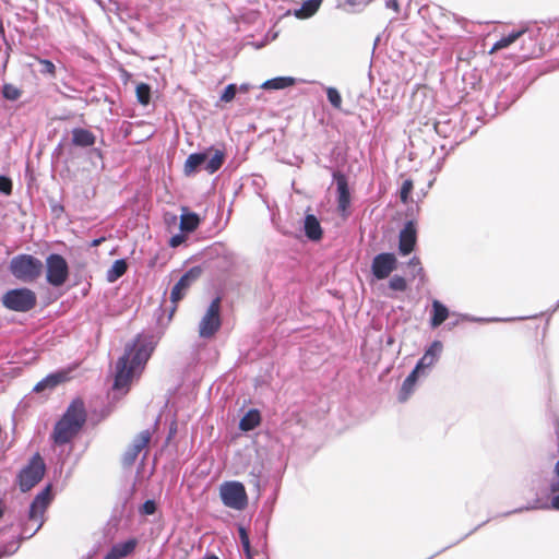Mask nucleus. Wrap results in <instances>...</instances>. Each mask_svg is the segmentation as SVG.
Here are the masks:
<instances>
[{
	"mask_svg": "<svg viewBox=\"0 0 559 559\" xmlns=\"http://www.w3.org/2000/svg\"><path fill=\"white\" fill-rule=\"evenodd\" d=\"M409 269H412V274L414 277L423 275V267L420 265V261L418 258L414 257L408 262Z\"/></svg>",
	"mask_w": 559,
	"mask_h": 559,
	"instance_id": "obj_40",
	"label": "nucleus"
},
{
	"mask_svg": "<svg viewBox=\"0 0 559 559\" xmlns=\"http://www.w3.org/2000/svg\"><path fill=\"white\" fill-rule=\"evenodd\" d=\"M326 96H328L329 102L331 103V105L334 108H336V109L341 108L342 96H341V94L338 93V91L336 88L328 87L326 88Z\"/></svg>",
	"mask_w": 559,
	"mask_h": 559,
	"instance_id": "obj_33",
	"label": "nucleus"
},
{
	"mask_svg": "<svg viewBox=\"0 0 559 559\" xmlns=\"http://www.w3.org/2000/svg\"><path fill=\"white\" fill-rule=\"evenodd\" d=\"M542 27L537 23H524L519 26L521 32V51L523 58H533L540 52L539 39L542 35Z\"/></svg>",
	"mask_w": 559,
	"mask_h": 559,
	"instance_id": "obj_8",
	"label": "nucleus"
},
{
	"mask_svg": "<svg viewBox=\"0 0 559 559\" xmlns=\"http://www.w3.org/2000/svg\"><path fill=\"white\" fill-rule=\"evenodd\" d=\"M204 559H219L216 555H206Z\"/></svg>",
	"mask_w": 559,
	"mask_h": 559,
	"instance_id": "obj_52",
	"label": "nucleus"
},
{
	"mask_svg": "<svg viewBox=\"0 0 559 559\" xmlns=\"http://www.w3.org/2000/svg\"><path fill=\"white\" fill-rule=\"evenodd\" d=\"M104 559H112V558L105 556V558H104Z\"/></svg>",
	"mask_w": 559,
	"mask_h": 559,
	"instance_id": "obj_56",
	"label": "nucleus"
},
{
	"mask_svg": "<svg viewBox=\"0 0 559 559\" xmlns=\"http://www.w3.org/2000/svg\"><path fill=\"white\" fill-rule=\"evenodd\" d=\"M10 272L21 282L32 283L36 281L43 272V263L39 259L31 254H19L10 261Z\"/></svg>",
	"mask_w": 559,
	"mask_h": 559,
	"instance_id": "obj_4",
	"label": "nucleus"
},
{
	"mask_svg": "<svg viewBox=\"0 0 559 559\" xmlns=\"http://www.w3.org/2000/svg\"><path fill=\"white\" fill-rule=\"evenodd\" d=\"M2 513H3V512H2V510L0 509V518L2 516Z\"/></svg>",
	"mask_w": 559,
	"mask_h": 559,
	"instance_id": "obj_55",
	"label": "nucleus"
},
{
	"mask_svg": "<svg viewBox=\"0 0 559 559\" xmlns=\"http://www.w3.org/2000/svg\"><path fill=\"white\" fill-rule=\"evenodd\" d=\"M550 508L559 511V495H555L550 501Z\"/></svg>",
	"mask_w": 559,
	"mask_h": 559,
	"instance_id": "obj_50",
	"label": "nucleus"
},
{
	"mask_svg": "<svg viewBox=\"0 0 559 559\" xmlns=\"http://www.w3.org/2000/svg\"><path fill=\"white\" fill-rule=\"evenodd\" d=\"M442 349L443 345L440 341L432 342L415 366L414 371L420 377L427 376L429 369L439 360Z\"/></svg>",
	"mask_w": 559,
	"mask_h": 559,
	"instance_id": "obj_12",
	"label": "nucleus"
},
{
	"mask_svg": "<svg viewBox=\"0 0 559 559\" xmlns=\"http://www.w3.org/2000/svg\"><path fill=\"white\" fill-rule=\"evenodd\" d=\"M537 314L533 316H523V317H514V318H498V317H491V322H507V321H521V320H527V319H535L537 318Z\"/></svg>",
	"mask_w": 559,
	"mask_h": 559,
	"instance_id": "obj_42",
	"label": "nucleus"
},
{
	"mask_svg": "<svg viewBox=\"0 0 559 559\" xmlns=\"http://www.w3.org/2000/svg\"><path fill=\"white\" fill-rule=\"evenodd\" d=\"M136 97H138V100L143 104V105H147L148 102H150V98H151V90H150V86L147 84H139L136 86Z\"/></svg>",
	"mask_w": 559,
	"mask_h": 559,
	"instance_id": "obj_32",
	"label": "nucleus"
},
{
	"mask_svg": "<svg viewBox=\"0 0 559 559\" xmlns=\"http://www.w3.org/2000/svg\"><path fill=\"white\" fill-rule=\"evenodd\" d=\"M389 286L393 290L404 292L407 287V284L404 277L395 275L390 280Z\"/></svg>",
	"mask_w": 559,
	"mask_h": 559,
	"instance_id": "obj_36",
	"label": "nucleus"
},
{
	"mask_svg": "<svg viewBox=\"0 0 559 559\" xmlns=\"http://www.w3.org/2000/svg\"><path fill=\"white\" fill-rule=\"evenodd\" d=\"M384 5L386 9L392 10L394 13H397L400 10L397 0H385Z\"/></svg>",
	"mask_w": 559,
	"mask_h": 559,
	"instance_id": "obj_48",
	"label": "nucleus"
},
{
	"mask_svg": "<svg viewBox=\"0 0 559 559\" xmlns=\"http://www.w3.org/2000/svg\"><path fill=\"white\" fill-rule=\"evenodd\" d=\"M558 308H559V301L556 304V306H555V308L552 309V311H556Z\"/></svg>",
	"mask_w": 559,
	"mask_h": 559,
	"instance_id": "obj_54",
	"label": "nucleus"
},
{
	"mask_svg": "<svg viewBox=\"0 0 559 559\" xmlns=\"http://www.w3.org/2000/svg\"><path fill=\"white\" fill-rule=\"evenodd\" d=\"M418 378H420V376L413 370L404 380L399 395L401 402H405L413 393Z\"/></svg>",
	"mask_w": 559,
	"mask_h": 559,
	"instance_id": "obj_25",
	"label": "nucleus"
},
{
	"mask_svg": "<svg viewBox=\"0 0 559 559\" xmlns=\"http://www.w3.org/2000/svg\"><path fill=\"white\" fill-rule=\"evenodd\" d=\"M12 191V182L8 177L0 176V192L10 194Z\"/></svg>",
	"mask_w": 559,
	"mask_h": 559,
	"instance_id": "obj_43",
	"label": "nucleus"
},
{
	"mask_svg": "<svg viewBox=\"0 0 559 559\" xmlns=\"http://www.w3.org/2000/svg\"><path fill=\"white\" fill-rule=\"evenodd\" d=\"M417 242V228L413 221H408L399 235V251L402 255L409 254Z\"/></svg>",
	"mask_w": 559,
	"mask_h": 559,
	"instance_id": "obj_14",
	"label": "nucleus"
},
{
	"mask_svg": "<svg viewBox=\"0 0 559 559\" xmlns=\"http://www.w3.org/2000/svg\"><path fill=\"white\" fill-rule=\"evenodd\" d=\"M413 190V181L407 179L403 182L400 191V198L403 203L408 202V197Z\"/></svg>",
	"mask_w": 559,
	"mask_h": 559,
	"instance_id": "obj_37",
	"label": "nucleus"
},
{
	"mask_svg": "<svg viewBox=\"0 0 559 559\" xmlns=\"http://www.w3.org/2000/svg\"><path fill=\"white\" fill-rule=\"evenodd\" d=\"M95 135L86 129L75 128L72 130V143L76 146H92L95 144Z\"/></svg>",
	"mask_w": 559,
	"mask_h": 559,
	"instance_id": "obj_18",
	"label": "nucleus"
},
{
	"mask_svg": "<svg viewBox=\"0 0 559 559\" xmlns=\"http://www.w3.org/2000/svg\"><path fill=\"white\" fill-rule=\"evenodd\" d=\"M515 100V95H512V97L510 98V100L508 102H503L502 100V96H499L498 98V102L496 104V109L497 111H502V110H506L508 108V106L513 103Z\"/></svg>",
	"mask_w": 559,
	"mask_h": 559,
	"instance_id": "obj_46",
	"label": "nucleus"
},
{
	"mask_svg": "<svg viewBox=\"0 0 559 559\" xmlns=\"http://www.w3.org/2000/svg\"><path fill=\"white\" fill-rule=\"evenodd\" d=\"M46 472V464L39 453H35L17 475L21 491L26 492L36 486Z\"/></svg>",
	"mask_w": 559,
	"mask_h": 559,
	"instance_id": "obj_6",
	"label": "nucleus"
},
{
	"mask_svg": "<svg viewBox=\"0 0 559 559\" xmlns=\"http://www.w3.org/2000/svg\"><path fill=\"white\" fill-rule=\"evenodd\" d=\"M185 240V237L182 235H175L170 238L169 240V245L171 247H178L179 245H181Z\"/></svg>",
	"mask_w": 559,
	"mask_h": 559,
	"instance_id": "obj_49",
	"label": "nucleus"
},
{
	"mask_svg": "<svg viewBox=\"0 0 559 559\" xmlns=\"http://www.w3.org/2000/svg\"><path fill=\"white\" fill-rule=\"evenodd\" d=\"M136 540L129 539L119 544H116L110 551L106 555L112 559H120L129 556L135 549Z\"/></svg>",
	"mask_w": 559,
	"mask_h": 559,
	"instance_id": "obj_21",
	"label": "nucleus"
},
{
	"mask_svg": "<svg viewBox=\"0 0 559 559\" xmlns=\"http://www.w3.org/2000/svg\"><path fill=\"white\" fill-rule=\"evenodd\" d=\"M491 34L499 35V38L491 44V55L501 49L510 47L512 44L520 41L519 38H521V32H519V27L513 28L506 34H499L498 28L495 27L491 31Z\"/></svg>",
	"mask_w": 559,
	"mask_h": 559,
	"instance_id": "obj_16",
	"label": "nucleus"
},
{
	"mask_svg": "<svg viewBox=\"0 0 559 559\" xmlns=\"http://www.w3.org/2000/svg\"><path fill=\"white\" fill-rule=\"evenodd\" d=\"M223 504L236 511H242L248 506V495L242 483L237 480L224 481L218 488Z\"/></svg>",
	"mask_w": 559,
	"mask_h": 559,
	"instance_id": "obj_5",
	"label": "nucleus"
},
{
	"mask_svg": "<svg viewBox=\"0 0 559 559\" xmlns=\"http://www.w3.org/2000/svg\"><path fill=\"white\" fill-rule=\"evenodd\" d=\"M200 275L201 269L198 266L192 267L186 272L178 281V283L173 287L170 293V300L175 305L173 311L176 309V304L185 297L190 286L200 277Z\"/></svg>",
	"mask_w": 559,
	"mask_h": 559,
	"instance_id": "obj_11",
	"label": "nucleus"
},
{
	"mask_svg": "<svg viewBox=\"0 0 559 559\" xmlns=\"http://www.w3.org/2000/svg\"><path fill=\"white\" fill-rule=\"evenodd\" d=\"M539 508H549V506H547V504L542 506L540 504V500L538 498H536L532 503L527 504L524 508H521L520 511H522V510H534V509H539Z\"/></svg>",
	"mask_w": 559,
	"mask_h": 559,
	"instance_id": "obj_47",
	"label": "nucleus"
},
{
	"mask_svg": "<svg viewBox=\"0 0 559 559\" xmlns=\"http://www.w3.org/2000/svg\"><path fill=\"white\" fill-rule=\"evenodd\" d=\"M261 417L258 411L250 409L239 423V428L242 431H250L260 424Z\"/></svg>",
	"mask_w": 559,
	"mask_h": 559,
	"instance_id": "obj_27",
	"label": "nucleus"
},
{
	"mask_svg": "<svg viewBox=\"0 0 559 559\" xmlns=\"http://www.w3.org/2000/svg\"><path fill=\"white\" fill-rule=\"evenodd\" d=\"M304 228L307 237L311 240H319L322 236L320 223L318 218L312 214H309L305 217Z\"/></svg>",
	"mask_w": 559,
	"mask_h": 559,
	"instance_id": "obj_23",
	"label": "nucleus"
},
{
	"mask_svg": "<svg viewBox=\"0 0 559 559\" xmlns=\"http://www.w3.org/2000/svg\"><path fill=\"white\" fill-rule=\"evenodd\" d=\"M152 352L151 343L142 337L126 346L123 356L116 365L115 391L127 393L131 381L142 371Z\"/></svg>",
	"mask_w": 559,
	"mask_h": 559,
	"instance_id": "obj_1",
	"label": "nucleus"
},
{
	"mask_svg": "<svg viewBox=\"0 0 559 559\" xmlns=\"http://www.w3.org/2000/svg\"><path fill=\"white\" fill-rule=\"evenodd\" d=\"M152 433L148 429L141 431L132 441L129 449L123 455V464L132 465L139 454L147 447L151 440Z\"/></svg>",
	"mask_w": 559,
	"mask_h": 559,
	"instance_id": "obj_15",
	"label": "nucleus"
},
{
	"mask_svg": "<svg viewBox=\"0 0 559 559\" xmlns=\"http://www.w3.org/2000/svg\"><path fill=\"white\" fill-rule=\"evenodd\" d=\"M396 264L393 253H379L372 260L371 271L377 280H384L396 269Z\"/></svg>",
	"mask_w": 559,
	"mask_h": 559,
	"instance_id": "obj_13",
	"label": "nucleus"
},
{
	"mask_svg": "<svg viewBox=\"0 0 559 559\" xmlns=\"http://www.w3.org/2000/svg\"><path fill=\"white\" fill-rule=\"evenodd\" d=\"M224 159V152L221 150H215L211 156L207 155L206 162L204 163V169L209 174H214L222 167Z\"/></svg>",
	"mask_w": 559,
	"mask_h": 559,
	"instance_id": "obj_24",
	"label": "nucleus"
},
{
	"mask_svg": "<svg viewBox=\"0 0 559 559\" xmlns=\"http://www.w3.org/2000/svg\"><path fill=\"white\" fill-rule=\"evenodd\" d=\"M102 239H95L93 241V246H98L100 243Z\"/></svg>",
	"mask_w": 559,
	"mask_h": 559,
	"instance_id": "obj_53",
	"label": "nucleus"
},
{
	"mask_svg": "<svg viewBox=\"0 0 559 559\" xmlns=\"http://www.w3.org/2000/svg\"><path fill=\"white\" fill-rule=\"evenodd\" d=\"M238 533H239V539H240V544H241L246 559H253L254 554L251 549L249 535H248L246 528L240 526L238 528Z\"/></svg>",
	"mask_w": 559,
	"mask_h": 559,
	"instance_id": "obj_31",
	"label": "nucleus"
},
{
	"mask_svg": "<svg viewBox=\"0 0 559 559\" xmlns=\"http://www.w3.org/2000/svg\"><path fill=\"white\" fill-rule=\"evenodd\" d=\"M69 277V266L66 259L57 253H52L46 259V280L55 286H62Z\"/></svg>",
	"mask_w": 559,
	"mask_h": 559,
	"instance_id": "obj_9",
	"label": "nucleus"
},
{
	"mask_svg": "<svg viewBox=\"0 0 559 559\" xmlns=\"http://www.w3.org/2000/svg\"><path fill=\"white\" fill-rule=\"evenodd\" d=\"M67 378L66 372H55L48 374L46 378L40 380L35 386V392H43L45 390H51L57 386L59 383L63 382Z\"/></svg>",
	"mask_w": 559,
	"mask_h": 559,
	"instance_id": "obj_19",
	"label": "nucleus"
},
{
	"mask_svg": "<svg viewBox=\"0 0 559 559\" xmlns=\"http://www.w3.org/2000/svg\"><path fill=\"white\" fill-rule=\"evenodd\" d=\"M321 0H308L302 3L301 8L298 9L295 14L299 19H307L312 16L320 7Z\"/></svg>",
	"mask_w": 559,
	"mask_h": 559,
	"instance_id": "obj_30",
	"label": "nucleus"
},
{
	"mask_svg": "<svg viewBox=\"0 0 559 559\" xmlns=\"http://www.w3.org/2000/svg\"><path fill=\"white\" fill-rule=\"evenodd\" d=\"M2 95L9 100H16L21 96V92L12 84H4L2 88Z\"/></svg>",
	"mask_w": 559,
	"mask_h": 559,
	"instance_id": "obj_34",
	"label": "nucleus"
},
{
	"mask_svg": "<svg viewBox=\"0 0 559 559\" xmlns=\"http://www.w3.org/2000/svg\"><path fill=\"white\" fill-rule=\"evenodd\" d=\"M337 186V206L338 210L345 214L350 204V194L347 180L344 176L338 175L335 177Z\"/></svg>",
	"mask_w": 559,
	"mask_h": 559,
	"instance_id": "obj_17",
	"label": "nucleus"
},
{
	"mask_svg": "<svg viewBox=\"0 0 559 559\" xmlns=\"http://www.w3.org/2000/svg\"><path fill=\"white\" fill-rule=\"evenodd\" d=\"M85 411L82 402L70 405L63 417L56 424L52 438L56 444L69 443L85 423Z\"/></svg>",
	"mask_w": 559,
	"mask_h": 559,
	"instance_id": "obj_2",
	"label": "nucleus"
},
{
	"mask_svg": "<svg viewBox=\"0 0 559 559\" xmlns=\"http://www.w3.org/2000/svg\"><path fill=\"white\" fill-rule=\"evenodd\" d=\"M128 269L127 262L123 259L116 260L110 269L107 271L106 278L109 283L116 282L121 277Z\"/></svg>",
	"mask_w": 559,
	"mask_h": 559,
	"instance_id": "obj_29",
	"label": "nucleus"
},
{
	"mask_svg": "<svg viewBox=\"0 0 559 559\" xmlns=\"http://www.w3.org/2000/svg\"><path fill=\"white\" fill-rule=\"evenodd\" d=\"M207 153H194L188 156L185 162L183 171L187 176L193 175L199 167L203 166L206 162Z\"/></svg>",
	"mask_w": 559,
	"mask_h": 559,
	"instance_id": "obj_22",
	"label": "nucleus"
},
{
	"mask_svg": "<svg viewBox=\"0 0 559 559\" xmlns=\"http://www.w3.org/2000/svg\"><path fill=\"white\" fill-rule=\"evenodd\" d=\"M449 314V309L443 304L439 300H433L430 318L431 328L436 329L441 325L448 319Z\"/></svg>",
	"mask_w": 559,
	"mask_h": 559,
	"instance_id": "obj_20",
	"label": "nucleus"
},
{
	"mask_svg": "<svg viewBox=\"0 0 559 559\" xmlns=\"http://www.w3.org/2000/svg\"><path fill=\"white\" fill-rule=\"evenodd\" d=\"M526 486L531 488L532 491H534L535 496H538V491L544 483V479L542 475L536 474L533 475L530 479H526Z\"/></svg>",
	"mask_w": 559,
	"mask_h": 559,
	"instance_id": "obj_35",
	"label": "nucleus"
},
{
	"mask_svg": "<svg viewBox=\"0 0 559 559\" xmlns=\"http://www.w3.org/2000/svg\"><path fill=\"white\" fill-rule=\"evenodd\" d=\"M221 299L215 298L209 306L206 312L199 323V336L212 338L221 328Z\"/></svg>",
	"mask_w": 559,
	"mask_h": 559,
	"instance_id": "obj_10",
	"label": "nucleus"
},
{
	"mask_svg": "<svg viewBox=\"0 0 559 559\" xmlns=\"http://www.w3.org/2000/svg\"><path fill=\"white\" fill-rule=\"evenodd\" d=\"M236 91L237 87L235 84H228L221 96V100L225 103L231 102L236 95Z\"/></svg>",
	"mask_w": 559,
	"mask_h": 559,
	"instance_id": "obj_38",
	"label": "nucleus"
},
{
	"mask_svg": "<svg viewBox=\"0 0 559 559\" xmlns=\"http://www.w3.org/2000/svg\"><path fill=\"white\" fill-rule=\"evenodd\" d=\"M155 511H156V503H155V501H153V500H146V501L142 504V507H141V509H140V512H141L142 514H145V515L154 514V513H155Z\"/></svg>",
	"mask_w": 559,
	"mask_h": 559,
	"instance_id": "obj_41",
	"label": "nucleus"
},
{
	"mask_svg": "<svg viewBox=\"0 0 559 559\" xmlns=\"http://www.w3.org/2000/svg\"><path fill=\"white\" fill-rule=\"evenodd\" d=\"M36 300V294L28 288L11 289L2 296L3 306L17 312L29 311L35 307Z\"/></svg>",
	"mask_w": 559,
	"mask_h": 559,
	"instance_id": "obj_7",
	"label": "nucleus"
},
{
	"mask_svg": "<svg viewBox=\"0 0 559 559\" xmlns=\"http://www.w3.org/2000/svg\"><path fill=\"white\" fill-rule=\"evenodd\" d=\"M249 88H250V85H249V84H247V83L241 84V85L239 86V91H240V92H247V91H249Z\"/></svg>",
	"mask_w": 559,
	"mask_h": 559,
	"instance_id": "obj_51",
	"label": "nucleus"
},
{
	"mask_svg": "<svg viewBox=\"0 0 559 559\" xmlns=\"http://www.w3.org/2000/svg\"><path fill=\"white\" fill-rule=\"evenodd\" d=\"M39 63L41 64L40 72L44 74H55V64L49 60H39Z\"/></svg>",
	"mask_w": 559,
	"mask_h": 559,
	"instance_id": "obj_44",
	"label": "nucleus"
},
{
	"mask_svg": "<svg viewBox=\"0 0 559 559\" xmlns=\"http://www.w3.org/2000/svg\"><path fill=\"white\" fill-rule=\"evenodd\" d=\"M20 547L19 540H12L0 550V558L14 554Z\"/></svg>",
	"mask_w": 559,
	"mask_h": 559,
	"instance_id": "obj_39",
	"label": "nucleus"
},
{
	"mask_svg": "<svg viewBox=\"0 0 559 559\" xmlns=\"http://www.w3.org/2000/svg\"><path fill=\"white\" fill-rule=\"evenodd\" d=\"M555 473L558 477L557 480H552L550 484H549V491L551 493H555V492H559V460L557 461L556 465H555Z\"/></svg>",
	"mask_w": 559,
	"mask_h": 559,
	"instance_id": "obj_45",
	"label": "nucleus"
},
{
	"mask_svg": "<svg viewBox=\"0 0 559 559\" xmlns=\"http://www.w3.org/2000/svg\"><path fill=\"white\" fill-rule=\"evenodd\" d=\"M50 491L51 486L48 485L32 501L27 513V521L22 528L23 538L32 537L43 526L45 512L52 499Z\"/></svg>",
	"mask_w": 559,
	"mask_h": 559,
	"instance_id": "obj_3",
	"label": "nucleus"
},
{
	"mask_svg": "<svg viewBox=\"0 0 559 559\" xmlns=\"http://www.w3.org/2000/svg\"><path fill=\"white\" fill-rule=\"evenodd\" d=\"M200 218L195 213L185 212L180 216V229L186 233H191L198 228Z\"/></svg>",
	"mask_w": 559,
	"mask_h": 559,
	"instance_id": "obj_28",
	"label": "nucleus"
},
{
	"mask_svg": "<svg viewBox=\"0 0 559 559\" xmlns=\"http://www.w3.org/2000/svg\"><path fill=\"white\" fill-rule=\"evenodd\" d=\"M295 84V79L290 76H278L265 81L261 87L264 90H283Z\"/></svg>",
	"mask_w": 559,
	"mask_h": 559,
	"instance_id": "obj_26",
	"label": "nucleus"
}]
</instances>
